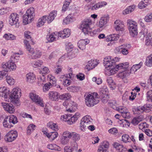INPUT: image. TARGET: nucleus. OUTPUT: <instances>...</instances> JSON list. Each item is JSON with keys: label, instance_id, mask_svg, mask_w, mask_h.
<instances>
[{"label": "nucleus", "instance_id": "obj_21", "mask_svg": "<svg viewBox=\"0 0 152 152\" xmlns=\"http://www.w3.org/2000/svg\"><path fill=\"white\" fill-rule=\"evenodd\" d=\"M42 132L51 141H53L56 138L58 134V133L55 131L48 133L46 131H43Z\"/></svg>", "mask_w": 152, "mask_h": 152}, {"label": "nucleus", "instance_id": "obj_5", "mask_svg": "<svg viewBox=\"0 0 152 152\" xmlns=\"http://www.w3.org/2000/svg\"><path fill=\"white\" fill-rule=\"evenodd\" d=\"M127 24L130 35L134 37L136 36L138 33L137 23L129 19L127 20Z\"/></svg>", "mask_w": 152, "mask_h": 152}, {"label": "nucleus", "instance_id": "obj_24", "mask_svg": "<svg viewBox=\"0 0 152 152\" xmlns=\"http://www.w3.org/2000/svg\"><path fill=\"white\" fill-rule=\"evenodd\" d=\"M137 6L134 4L131 5L122 11V14L124 15L132 12L136 8Z\"/></svg>", "mask_w": 152, "mask_h": 152}, {"label": "nucleus", "instance_id": "obj_61", "mask_svg": "<svg viewBox=\"0 0 152 152\" xmlns=\"http://www.w3.org/2000/svg\"><path fill=\"white\" fill-rule=\"evenodd\" d=\"M130 113L127 109L126 110L124 111V112L122 113L121 115L123 118H129L130 117Z\"/></svg>", "mask_w": 152, "mask_h": 152}, {"label": "nucleus", "instance_id": "obj_31", "mask_svg": "<svg viewBox=\"0 0 152 152\" xmlns=\"http://www.w3.org/2000/svg\"><path fill=\"white\" fill-rule=\"evenodd\" d=\"M57 15V12L56 11H52L49 15L47 16L48 23H50L55 19Z\"/></svg>", "mask_w": 152, "mask_h": 152}, {"label": "nucleus", "instance_id": "obj_64", "mask_svg": "<svg viewBox=\"0 0 152 152\" xmlns=\"http://www.w3.org/2000/svg\"><path fill=\"white\" fill-rule=\"evenodd\" d=\"M145 111L148 112L152 110V105L149 104H146L144 105Z\"/></svg>", "mask_w": 152, "mask_h": 152}, {"label": "nucleus", "instance_id": "obj_36", "mask_svg": "<svg viewBox=\"0 0 152 152\" xmlns=\"http://www.w3.org/2000/svg\"><path fill=\"white\" fill-rule=\"evenodd\" d=\"M72 97L71 95L69 93H65L59 95V99L66 100L70 99Z\"/></svg>", "mask_w": 152, "mask_h": 152}, {"label": "nucleus", "instance_id": "obj_47", "mask_svg": "<svg viewBox=\"0 0 152 152\" xmlns=\"http://www.w3.org/2000/svg\"><path fill=\"white\" fill-rule=\"evenodd\" d=\"M6 80L8 84L10 85H14L15 82V80L10 76H7L6 77Z\"/></svg>", "mask_w": 152, "mask_h": 152}, {"label": "nucleus", "instance_id": "obj_29", "mask_svg": "<svg viewBox=\"0 0 152 152\" xmlns=\"http://www.w3.org/2000/svg\"><path fill=\"white\" fill-rule=\"evenodd\" d=\"M48 21L47 16L44 15L39 18L38 20L37 26L40 27L43 26L46 21Z\"/></svg>", "mask_w": 152, "mask_h": 152}, {"label": "nucleus", "instance_id": "obj_1", "mask_svg": "<svg viewBox=\"0 0 152 152\" xmlns=\"http://www.w3.org/2000/svg\"><path fill=\"white\" fill-rule=\"evenodd\" d=\"M120 58L118 57L113 58L111 56H107L105 57L103 60V63L105 66V74L106 75L110 76L112 75V72L116 67L115 63L119 61Z\"/></svg>", "mask_w": 152, "mask_h": 152}, {"label": "nucleus", "instance_id": "obj_48", "mask_svg": "<svg viewBox=\"0 0 152 152\" xmlns=\"http://www.w3.org/2000/svg\"><path fill=\"white\" fill-rule=\"evenodd\" d=\"M107 81L111 89L112 90L114 89L115 88V86H114L115 83L112 78L110 77L108 78Z\"/></svg>", "mask_w": 152, "mask_h": 152}, {"label": "nucleus", "instance_id": "obj_40", "mask_svg": "<svg viewBox=\"0 0 152 152\" xmlns=\"http://www.w3.org/2000/svg\"><path fill=\"white\" fill-rule=\"evenodd\" d=\"M142 120V116H139L134 118L132 121V123L134 125H136Z\"/></svg>", "mask_w": 152, "mask_h": 152}, {"label": "nucleus", "instance_id": "obj_57", "mask_svg": "<svg viewBox=\"0 0 152 152\" xmlns=\"http://www.w3.org/2000/svg\"><path fill=\"white\" fill-rule=\"evenodd\" d=\"M130 139L129 136L127 134H124L122 136V140L124 143L129 142Z\"/></svg>", "mask_w": 152, "mask_h": 152}, {"label": "nucleus", "instance_id": "obj_8", "mask_svg": "<svg viewBox=\"0 0 152 152\" xmlns=\"http://www.w3.org/2000/svg\"><path fill=\"white\" fill-rule=\"evenodd\" d=\"M1 65L2 67L7 71H15L16 68V66L15 63L10 60L7 62H3Z\"/></svg>", "mask_w": 152, "mask_h": 152}, {"label": "nucleus", "instance_id": "obj_19", "mask_svg": "<svg viewBox=\"0 0 152 152\" xmlns=\"http://www.w3.org/2000/svg\"><path fill=\"white\" fill-rule=\"evenodd\" d=\"M36 79V76L32 72H29L26 75V80L28 83H33L35 82Z\"/></svg>", "mask_w": 152, "mask_h": 152}, {"label": "nucleus", "instance_id": "obj_63", "mask_svg": "<svg viewBox=\"0 0 152 152\" xmlns=\"http://www.w3.org/2000/svg\"><path fill=\"white\" fill-rule=\"evenodd\" d=\"M147 100L149 102H152V90L149 91L147 93Z\"/></svg>", "mask_w": 152, "mask_h": 152}, {"label": "nucleus", "instance_id": "obj_49", "mask_svg": "<svg viewBox=\"0 0 152 152\" xmlns=\"http://www.w3.org/2000/svg\"><path fill=\"white\" fill-rule=\"evenodd\" d=\"M48 79L50 81V83H52L53 86L56 82V80L55 77L51 75L50 74L48 75Z\"/></svg>", "mask_w": 152, "mask_h": 152}, {"label": "nucleus", "instance_id": "obj_38", "mask_svg": "<svg viewBox=\"0 0 152 152\" xmlns=\"http://www.w3.org/2000/svg\"><path fill=\"white\" fill-rule=\"evenodd\" d=\"M3 38L6 40H13L16 39V37L12 34L7 33L5 34Z\"/></svg>", "mask_w": 152, "mask_h": 152}, {"label": "nucleus", "instance_id": "obj_6", "mask_svg": "<svg viewBox=\"0 0 152 152\" xmlns=\"http://www.w3.org/2000/svg\"><path fill=\"white\" fill-rule=\"evenodd\" d=\"M92 120L89 115H86L81 120L80 124V129L83 131H85L89 125L92 124Z\"/></svg>", "mask_w": 152, "mask_h": 152}, {"label": "nucleus", "instance_id": "obj_51", "mask_svg": "<svg viewBox=\"0 0 152 152\" xmlns=\"http://www.w3.org/2000/svg\"><path fill=\"white\" fill-rule=\"evenodd\" d=\"M72 132L66 131L63 132L62 136L70 140L72 137Z\"/></svg>", "mask_w": 152, "mask_h": 152}, {"label": "nucleus", "instance_id": "obj_17", "mask_svg": "<svg viewBox=\"0 0 152 152\" xmlns=\"http://www.w3.org/2000/svg\"><path fill=\"white\" fill-rule=\"evenodd\" d=\"M114 28L116 31H122L124 30V25L123 22L120 20H116L114 24Z\"/></svg>", "mask_w": 152, "mask_h": 152}, {"label": "nucleus", "instance_id": "obj_11", "mask_svg": "<svg viewBox=\"0 0 152 152\" xmlns=\"http://www.w3.org/2000/svg\"><path fill=\"white\" fill-rule=\"evenodd\" d=\"M19 16L16 13L11 14L9 17V22L10 25L11 26L17 25L19 24Z\"/></svg>", "mask_w": 152, "mask_h": 152}, {"label": "nucleus", "instance_id": "obj_25", "mask_svg": "<svg viewBox=\"0 0 152 152\" xmlns=\"http://www.w3.org/2000/svg\"><path fill=\"white\" fill-rule=\"evenodd\" d=\"M70 31L68 28L64 29L63 31L59 32L58 33V36L65 38L68 37L70 35Z\"/></svg>", "mask_w": 152, "mask_h": 152}, {"label": "nucleus", "instance_id": "obj_43", "mask_svg": "<svg viewBox=\"0 0 152 152\" xmlns=\"http://www.w3.org/2000/svg\"><path fill=\"white\" fill-rule=\"evenodd\" d=\"M31 64L33 67L37 68L41 66L43 64V62L41 60H37L32 61Z\"/></svg>", "mask_w": 152, "mask_h": 152}, {"label": "nucleus", "instance_id": "obj_55", "mask_svg": "<svg viewBox=\"0 0 152 152\" xmlns=\"http://www.w3.org/2000/svg\"><path fill=\"white\" fill-rule=\"evenodd\" d=\"M121 122L120 123L121 126L124 127L128 128L129 127L130 125V124L127 120H121Z\"/></svg>", "mask_w": 152, "mask_h": 152}, {"label": "nucleus", "instance_id": "obj_7", "mask_svg": "<svg viewBox=\"0 0 152 152\" xmlns=\"http://www.w3.org/2000/svg\"><path fill=\"white\" fill-rule=\"evenodd\" d=\"M21 91L20 88H13L10 96L11 101L16 102L21 96Z\"/></svg>", "mask_w": 152, "mask_h": 152}, {"label": "nucleus", "instance_id": "obj_34", "mask_svg": "<svg viewBox=\"0 0 152 152\" xmlns=\"http://www.w3.org/2000/svg\"><path fill=\"white\" fill-rule=\"evenodd\" d=\"M140 34L142 37H146V39L151 37L150 34L148 33V29L146 28H143L140 33Z\"/></svg>", "mask_w": 152, "mask_h": 152}, {"label": "nucleus", "instance_id": "obj_35", "mask_svg": "<svg viewBox=\"0 0 152 152\" xmlns=\"http://www.w3.org/2000/svg\"><path fill=\"white\" fill-rule=\"evenodd\" d=\"M56 34L55 33H53L50 35H47L46 39L48 42H52L56 40Z\"/></svg>", "mask_w": 152, "mask_h": 152}, {"label": "nucleus", "instance_id": "obj_18", "mask_svg": "<svg viewBox=\"0 0 152 152\" xmlns=\"http://www.w3.org/2000/svg\"><path fill=\"white\" fill-rule=\"evenodd\" d=\"M90 40L88 39H81L78 42L77 45L80 50H83L86 49V45L88 44Z\"/></svg>", "mask_w": 152, "mask_h": 152}, {"label": "nucleus", "instance_id": "obj_22", "mask_svg": "<svg viewBox=\"0 0 152 152\" xmlns=\"http://www.w3.org/2000/svg\"><path fill=\"white\" fill-rule=\"evenodd\" d=\"M48 95L49 98L51 100L58 101L59 99V94L57 92L51 91L49 93Z\"/></svg>", "mask_w": 152, "mask_h": 152}, {"label": "nucleus", "instance_id": "obj_10", "mask_svg": "<svg viewBox=\"0 0 152 152\" xmlns=\"http://www.w3.org/2000/svg\"><path fill=\"white\" fill-rule=\"evenodd\" d=\"M17 136V132L16 131L12 130L7 133L4 139L7 142H12L16 139Z\"/></svg>", "mask_w": 152, "mask_h": 152}, {"label": "nucleus", "instance_id": "obj_58", "mask_svg": "<svg viewBox=\"0 0 152 152\" xmlns=\"http://www.w3.org/2000/svg\"><path fill=\"white\" fill-rule=\"evenodd\" d=\"M52 85L50 83H48L45 84L43 87V90L44 92H46L48 91L51 87Z\"/></svg>", "mask_w": 152, "mask_h": 152}, {"label": "nucleus", "instance_id": "obj_16", "mask_svg": "<svg viewBox=\"0 0 152 152\" xmlns=\"http://www.w3.org/2000/svg\"><path fill=\"white\" fill-rule=\"evenodd\" d=\"M71 139L73 140V142H71V145L73 147H77V142L79 141L80 139V135L75 132H72Z\"/></svg>", "mask_w": 152, "mask_h": 152}, {"label": "nucleus", "instance_id": "obj_46", "mask_svg": "<svg viewBox=\"0 0 152 152\" xmlns=\"http://www.w3.org/2000/svg\"><path fill=\"white\" fill-rule=\"evenodd\" d=\"M47 148L52 150H55L58 151L61 150L60 148L55 144H50L47 145Z\"/></svg>", "mask_w": 152, "mask_h": 152}, {"label": "nucleus", "instance_id": "obj_42", "mask_svg": "<svg viewBox=\"0 0 152 152\" xmlns=\"http://www.w3.org/2000/svg\"><path fill=\"white\" fill-rule=\"evenodd\" d=\"M145 64L148 66H152V55H151L147 57Z\"/></svg>", "mask_w": 152, "mask_h": 152}, {"label": "nucleus", "instance_id": "obj_4", "mask_svg": "<svg viewBox=\"0 0 152 152\" xmlns=\"http://www.w3.org/2000/svg\"><path fill=\"white\" fill-rule=\"evenodd\" d=\"M35 15V10L33 7H31L26 11L23 17V22L24 24L31 22Z\"/></svg>", "mask_w": 152, "mask_h": 152}, {"label": "nucleus", "instance_id": "obj_28", "mask_svg": "<svg viewBox=\"0 0 152 152\" xmlns=\"http://www.w3.org/2000/svg\"><path fill=\"white\" fill-rule=\"evenodd\" d=\"M119 37V35L117 34H113L107 36L105 40L107 42L117 41Z\"/></svg>", "mask_w": 152, "mask_h": 152}, {"label": "nucleus", "instance_id": "obj_20", "mask_svg": "<svg viewBox=\"0 0 152 152\" xmlns=\"http://www.w3.org/2000/svg\"><path fill=\"white\" fill-rule=\"evenodd\" d=\"M113 146L118 152H127V148L123 145L118 142H114Z\"/></svg>", "mask_w": 152, "mask_h": 152}, {"label": "nucleus", "instance_id": "obj_44", "mask_svg": "<svg viewBox=\"0 0 152 152\" xmlns=\"http://www.w3.org/2000/svg\"><path fill=\"white\" fill-rule=\"evenodd\" d=\"M141 67L140 64H135L130 69L129 72L130 73H134L137 70L139 69Z\"/></svg>", "mask_w": 152, "mask_h": 152}, {"label": "nucleus", "instance_id": "obj_15", "mask_svg": "<svg viewBox=\"0 0 152 152\" xmlns=\"http://www.w3.org/2000/svg\"><path fill=\"white\" fill-rule=\"evenodd\" d=\"M2 106L4 110L10 113H12L15 111L14 107L12 104L5 102L1 103Z\"/></svg>", "mask_w": 152, "mask_h": 152}, {"label": "nucleus", "instance_id": "obj_12", "mask_svg": "<svg viewBox=\"0 0 152 152\" xmlns=\"http://www.w3.org/2000/svg\"><path fill=\"white\" fill-rule=\"evenodd\" d=\"M129 63L128 62H125L116 65V67L113 69V70L112 75L116 73V72L119 70H128V68L129 66Z\"/></svg>", "mask_w": 152, "mask_h": 152}, {"label": "nucleus", "instance_id": "obj_41", "mask_svg": "<svg viewBox=\"0 0 152 152\" xmlns=\"http://www.w3.org/2000/svg\"><path fill=\"white\" fill-rule=\"evenodd\" d=\"M32 35V33L28 31H26L24 33L25 37L28 39H30L31 42V44L34 45L35 43L31 38Z\"/></svg>", "mask_w": 152, "mask_h": 152}, {"label": "nucleus", "instance_id": "obj_26", "mask_svg": "<svg viewBox=\"0 0 152 152\" xmlns=\"http://www.w3.org/2000/svg\"><path fill=\"white\" fill-rule=\"evenodd\" d=\"M42 55V52L41 50L37 48L34 49L32 54L31 55V58L36 59L40 57Z\"/></svg>", "mask_w": 152, "mask_h": 152}, {"label": "nucleus", "instance_id": "obj_30", "mask_svg": "<svg viewBox=\"0 0 152 152\" xmlns=\"http://www.w3.org/2000/svg\"><path fill=\"white\" fill-rule=\"evenodd\" d=\"M9 120L10 126H13V125L18 122L17 117L14 115H11L7 117Z\"/></svg>", "mask_w": 152, "mask_h": 152}, {"label": "nucleus", "instance_id": "obj_54", "mask_svg": "<svg viewBox=\"0 0 152 152\" xmlns=\"http://www.w3.org/2000/svg\"><path fill=\"white\" fill-rule=\"evenodd\" d=\"M36 126L33 124L29 125L27 128V133L28 135H30L31 133L35 129Z\"/></svg>", "mask_w": 152, "mask_h": 152}, {"label": "nucleus", "instance_id": "obj_23", "mask_svg": "<svg viewBox=\"0 0 152 152\" xmlns=\"http://www.w3.org/2000/svg\"><path fill=\"white\" fill-rule=\"evenodd\" d=\"M98 63L96 60L91 59L88 62L86 66V68L88 70H90L94 68Z\"/></svg>", "mask_w": 152, "mask_h": 152}, {"label": "nucleus", "instance_id": "obj_53", "mask_svg": "<svg viewBox=\"0 0 152 152\" xmlns=\"http://www.w3.org/2000/svg\"><path fill=\"white\" fill-rule=\"evenodd\" d=\"M112 107L113 109L118 111L121 113V114L122 113L124 112V111L125 110H126L127 109L126 107L123 106L116 107L115 105H114Z\"/></svg>", "mask_w": 152, "mask_h": 152}, {"label": "nucleus", "instance_id": "obj_59", "mask_svg": "<svg viewBox=\"0 0 152 152\" xmlns=\"http://www.w3.org/2000/svg\"><path fill=\"white\" fill-rule=\"evenodd\" d=\"M8 117L6 118L4 120L3 123V126L5 127H7L8 128H10L12 126H10V124L9 123V120H8Z\"/></svg>", "mask_w": 152, "mask_h": 152}, {"label": "nucleus", "instance_id": "obj_39", "mask_svg": "<svg viewBox=\"0 0 152 152\" xmlns=\"http://www.w3.org/2000/svg\"><path fill=\"white\" fill-rule=\"evenodd\" d=\"M130 72L128 70H124L123 71L118 73V77L122 79L126 77L129 75Z\"/></svg>", "mask_w": 152, "mask_h": 152}, {"label": "nucleus", "instance_id": "obj_45", "mask_svg": "<svg viewBox=\"0 0 152 152\" xmlns=\"http://www.w3.org/2000/svg\"><path fill=\"white\" fill-rule=\"evenodd\" d=\"M47 126L53 130L56 131L58 129V125L52 122H49L47 124Z\"/></svg>", "mask_w": 152, "mask_h": 152}, {"label": "nucleus", "instance_id": "obj_37", "mask_svg": "<svg viewBox=\"0 0 152 152\" xmlns=\"http://www.w3.org/2000/svg\"><path fill=\"white\" fill-rule=\"evenodd\" d=\"M149 4L148 0H142L140 2L138 6V7L140 9L145 8Z\"/></svg>", "mask_w": 152, "mask_h": 152}, {"label": "nucleus", "instance_id": "obj_56", "mask_svg": "<svg viewBox=\"0 0 152 152\" xmlns=\"http://www.w3.org/2000/svg\"><path fill=\"white\" fill-rule=\"evenodd\" d=\"M108 89L106 86H104L101 89L100 92V96L108 95Z\"/></svg>", "mask_w": 152, "mask_h": 152}, {"label": "nucleus", "instance_id": "obj_14", "mask_svg": "<svg viewBox=\"0 0 152 152\" xmlns=\"http://www.w3.org/2000/svg\"><path fill=\"white\" fill-rule=\"evenodd\" d=\"M71 75L72 74L69 73L61 76V78L63 79V84L64 86H67L70 85L71 81L69 79L71 78Z\"/></svg>", "mask_w": 152, "mask_h": 152}, {"label": "nucleus", "instance_id": "obj_62", "mask_svg": "<svg viewBox=\"0 0 152 152\" xmlns=\"http://www.w3.org/2000/svg\"><path fill=\"white\" fill-rule=\"evenodd\" d=\"M69 141L68 139L61 136L60 138V142L61 144L64 145H66L68 143Z\"/></svg>", "mask_w": 152, "mask_h": 152}, {"label": "nucleus", "instance_id": "obj_50", "mask_svg": "<svg viewBox=\"0 0 152 152\" xmlns=\"http://www.w3.org/2000/svg\"><path fill=\"white\" fill-rule=\"evenodd\" d=\"M20 56L18 53H16L13 54L11 57L10 58V60L14 62V63L17 62L19 59Z\"/></svg>", "mask_w": 152, "mask_h": 152}, {"label": "nucleus", "instance_id": "obj_13", "mask_svg": "<svg viewBox=\"0 0 152 152\" xmlns=\"http://www.w3.org/2000/svg\"><path fill=\"white\" fill-rule=\"evenodd\" d=\"M109 17L108 15H104L102 16L99 21L98 27L100 28H102L109 21Z\"/></svg>", "mask_w": 152, "mask_h": 152}, {"label": "nucleus", "instance_id": "obj_52", "mask_svg": "<svg viewBox=\"0 0 152 152\" xmlns=\"http://www.w3.org/2000/svg\"><path fill=\"white\" fill-rule=\"evenodd\" d=\"M59 52L57 50H55L49 55L48 57V59L50 60H52L53 59L55 58L58 55Z\"/></svg>", "mask_w": 152, "mask_h": 152}, {"label": "nucleus", "instance_id": "obj_27", "mask_svg": "<svg viewBox=\"0 0 152 152\" xmlns=\"http://www.w3.org/2000/svg\"><path fill=\"white\" fill-rule=\"evenodd\" d=\"M109 147V143L108 142H104L99 147L98 150V152H106Z\"/></svg>", "mask_w": 152, "mask_h": 152}, {"label": "nucleus", "instance_id": "obj_2", "mask_svg": "<svg viewBox=\"0 0 152 152\" xmlns=\"http://www.w3.org/2000/svg\"><path fill=\"white\" fill-rule=\"evenodd\" d=\"M92 24V21L90 19H86L83 21L80 28L85 34L93 36L96 32V31L94 30L93 31H91V26Z\"/></svg>", "mask_w": 152, "mask_h": 152}, {"label": "nucleus", "instance_id": "obj_3", "mask_svg": "<svg viewBox=\"0 0 152 152\" xmlns=\"http://www.w3.org/2000/svg\"><path fill=\"white\" fill-rule=\"evenodd\" d=\"M84 96L86 104L89 107L94 106L98 103L99 101L98 94L96 93L86 94Z\"/></svg>", "mask_w": 152, "mask_h": 152}, {"label": "nucleus", "instance_id": "obj_60", "mask_svg": "<svg viewBox=\"0 0 152 152\" xmlns=\"http://www.w3.org/2000/svg\"><path fill=\"white\" fill-rule=\"evenodd\" d=\"M144 20L147 22H150L152 21V13L148 14L144 18Z\"/></svg>", "mask_w": 152, "mask_h": 152}, {"label": "nucleus", "instance_id": "obj_32", "mask_svg": "<svg viewBox=\"0 0 152 152\" xmlns=\"http://www.w3.org/2000/svg\"><path fill=\"white\" fill-rule=\"evenodd\" d=\"M75 19L72 14L69 15L63 20V24H67L73 21Z\"/></svg>", "mask_w": 152, "mask_h": 152}, {"label": "nucleus", "instance_id": "obj_9", "mask_svg": "<svg viewBox=\"0 0 152 152\" xmlns=\"http://www.w3.org/2000/svg\"><path fill=\"white\" fill-rule=\"evenodd\" d=\"M30 97L32 100L37 104L42 107L44 106L42 99L36 93H31L30 94Z\"/></svg>", "mask_w": 152, "mask_h": 152}, {"label": "nucleus", "instance_id": "obj_33", "mask_svg": "<svg viewBox=\"0 0 152 152\" xmlns=\"http://www.w3.org/2000/svg\"><path fill=\"white\" fill-rule=\"evenodd\" d=\"M8 91L7 88L3 86L0 88V96L4 97L5 98H7L8 95Z\"/></svg>", "mask_w": 152, "mask_h": 152}]
</instances>
